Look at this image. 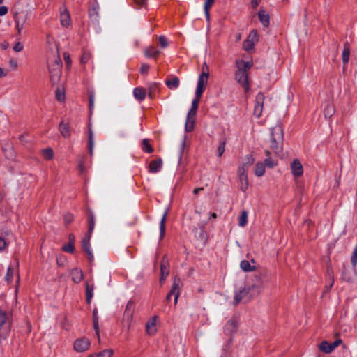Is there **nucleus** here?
<instances>
[{"instance_id":"nucleus-1","label":"nucleus","mask_w":357,"mask_h":357,"mask_svg":"<svg viewBox=\"0 0 357 357\" xmlns=\"http://www.w3.org/2000/svg\"><path fill=\"white\" fill-rule=\"evenodd\" d=\"M237 70L235 73V80L242 86L247 93L250 90V84L248 81V71L252 66L251 61H245L243 60H237L236 61Z\"/></svg>"},{"instance_id":"nucleus-2","label":"nucleus","mask_w":357,"mask_h":357,"mask_svg":"<svg viewBox=\"0 0 357 357\" xmlns=\"http://www.w3.org/2000/svg\"><path fill=\"white\" fill-rule=\"evenodd\" d=\"M259 294V288L256 284H245L238 288L234 292V303L249 302L253 297Z\"/></svg>"},{"instance_id":"nucleus-3","label":"nucleus","mask_w":357,"mask_h":357,"mask_svg":"<svg viewBox=\"0 0 357 357\" xmlns=\"http://www.w3.org/2000/svg\"><path fill=\"white\" fill-rule=\"evenodd\" d=\"M87 222L89 224L88 233L85 235L82 241V248L88 255V258L90 261L93 260V255L90 248V239L92 232L95 227V215L91 211H89L87 215Z\"/></svg>"},{"instance_id":"nucleus-4","label":"nucleus","mask_w":357,"mask_h":357,"mask_svg":"<svg viewBox=\"0 0 357 357\" xmlns=\"http://www.w3.org/2000/svg\"><path fill=\"white\" fill-rule=\"evenodd\" d=\"M206 71H202V73L199 75L197 85L195 91V97L192 100V105H193V107H199V103L200 102L201 97L202 93H204L208 81L209 77V71L207 65H206Z\"/></svg>"},{"instance_id":"nucleus-5","label":"nucleus","mask_w":357,"mask_h":357,"mask_svg":"<svg viewBox=\"0 0 357 357\" xmlns=\"http://www.w3.org/2000/svg\"><path fill=\"white\" fill-rule=\"evenodd\" d=\"M283 130L280 125L278 124L271 129V149L275 153H279L282 149Z\"/></svg>"},{"instance_id":"nucleus-6","label":"nucleus","mask_w":357,"mask_h":357,"mask_svg":"<svg viewBox=\"0 0 357 357\" xmlns=\"http://www.w3.org/2000/svg\"><path fill=\"white\" fill-rule=\"evenodd\" d=\"M61 61L56 51L53 56L52 59H48L50 79L53 84H55L59 81L61 75Z\"/></svg>"},{"instance_id":"nucleus-7","label":"nucleus","mask_w":357,"mask_h":357,"mask_svg":"<svg viewBox=\"0 0 357 357\" xmlns=\"http://www.w3.org/2000/svg\"><path fill=\"white\" fill-rule=\"evenodd\" d=\"M248 167L245 165H241L238 169V176L240 183V189L243 192H245L249 185L248 178Z\"/></svg>"},{"instance_id":"nucleus-8","label":"nucleus","mask_w":357,"mask_h":357,"mask_svg":"<svg viewBox=\"0 0 357 357\" xmlns=\"http://www.w3.org/2000/svg\"><path fill=\"white\" fill-rule=\"evenodd\" d=\"M181 284V279L178 277L175 276L173 280L172 289L166 297V301L167 302L169 301L171 296L173 295L174 296V304L176 305L177 303L180 295Z\"/></svg>"},{"instance_id":"nucleus-9","label":"nucleus","mask_w":357,"mask_h":357,"mask_svg":"<svg viewBox=\"0 0 357 357\" xmlns=\"http://www.w3.org/2000/svg\"><path fill=\"white\" fill-rule=\"evenodd\" d=\"M258 41V35L256 30L250 31L246 40L243 42V48L245 51L252 50Z\"/></svg>"},{"instance_id":"nucleus-10","label":"nucleus","mask_w":357,"mask_h":357,"mask_svg":"<svg viewBox=\"0 0 357 357\" xmlns=\"http://www.w3.org/2000/svg\"><path fill=\"white\" fill-rule=\"evenodd\" d=\"M10 328V321L8 314L0 310V333L8 335Z\"/></svg>"},{"instance_id":"nucleus-11","label":"nucleus","mask_w":357,"mask_h":357,"mask_svg":"<svg viewBox=\"0 0 357 357\" xmlns=\"http://www.w3.org/2000/svg\"><path fill=\"white\" fill-rule=\"evenodd\" d=\"M342 340L340 339L336 340L333 343H330L328 341H322L319 345V349L325 354H330L335 350L340 344Z\"/></svg>"},{"instance_id":"nucleus-12","label":"nucleus","mask_w":357,"mask_h":357,"mask_svg":"<svg viewBox=\"0 0 357 357\" xmlns=\"http://www.w3.org/2000/svg\"><path fill=\"white\" fill-rule=\"evenodd\" d=\"M264 100L265 96L264 93L259 92L257 94L255 97V104L253 111V114L257 118H259L262 114Z\"/></svg>"},{"instance_id":"nucleus-13","label":"nucleus","mask_w":357,"mask_h":357,"mask_svg":"<svg viewBox=\"0 0 357 357\" xmlns=\"http://www.w3.org/2000/svg\"><path fill=\"white\" fill-rule=\"evenodd\" d=\"M193 105H191V108L188 112L187 119L185 123V129L188 132H190L194 127V122L197 114L198 107H195L193 109Z\"/></svg>"},{"instance_id":"nucleus-14","label":"nucleus","mask_w":357,"mask_h":357,"mask_svg":"<svg viewBox=\"0 0 357 357\" xmlns=\"http://www.w3.org/2000/svg\"><path fill=\"white\" fill-rule=\"evenodd\" d=\"M91 342L87 338H80L75 340L74 343V349L77 352H84L89 349Z\"/></svg>"},{"instance_id":"nucleus-15","label":"nucleus","mask_w":357,"mask_h":357,"mask_svg":"<svg viewBox=\"0 0 357 357\" xmlns=\"http://www.w3.org/2000/svg\"><path fill=\"white\" fill-rule=\"evenodd\" d=\"M291 170L295 178L300 177L303 175V165L298 159H294L291 163Z\"/></svg>"},{"instance_id":"nucleus-16","label":"nucleus","mask_w":357,"mask_h":357,"mask_svg":"<svg viewBox=\"0 0 357 357\" xmlns=\"http://www.w3.org/2000/svg\"><path fill=\"white\" fill-rule=\"evenodd\" d=\"M238 323L234 319H229L224 327V332L226 335H230L237 330Z\"/></svg>"},{"instance_id":"nucleus-17","label":"nucleus","mask_w":357,"mask_h":357,"mask_svg":"<svg viewBox=\"0 0 357 357\" xmlns=\"http://www.w3.org/2000/svg\"><path fill=\"white\" fill-rule=\"evenodd\" d=\"M160 273L161 276L160 279V282L162 284L166 279V278L169 275V268H168V262L163 258L161 264H160Z\"/></svg>"},{"instance_id":"nucleus-18","label":"nucleus","mask_w":357,"mask_h":357,"mask_svg":"<svg viewBox=\"0 0 357 357\" xmlns=\"http://www.w3.org/2000/svg\"><path fill=\"white\" fill-rule=\"evenodd\" d=\"M26 20V17L25 15H19L17 14L15 15V26L18 34L21 33Z\"/></svg>"},{"instance_id":"nucleus-19","label":"nucleus","mask_w":357,"mask_h":357,"mask_svg":"<svg viewBox=\"0 0 357 357\" xmlns=\"http://www.w3.org/2000/svg\"><path fill=\"white\" fill-rule=\"evenodd\" d=\"M146 93V89L142 87H136L133 89V96L139 102H142L145 99Z\"/></svg>"},{"instance_id":"nucleus-20","label":"nucleus","mask_w":357,"mask_h":357,"mask_svg":"<svg viewBox=\"0 0 357 357\" xmlns=\"http://www.w3.org/2000/svg\"><path fill=\"white\" fill-rule=\"evenodd\" d=\"M162 166V160L161 159H158L155 160H152L149 163V172L151 173L158 172Z\"/></svg>"},{"instance_id":"nucleus-21","label":"nucleus","mask_w":357,"mask_h":357,"mask_svg":"<svg viewBox=\"0 0 357 357\" xmlns=\"http://www.w3.org/2000/svg\"><path fill=\"white\" fill-rule=\"evenodd\" d=\"M61 24L64 27H68L70 25V16L69 13L64 9L63 11H61L60 16Z\"/></svg>"},{"instance_id":"nucleus-22","label":"nucleus","mask_w":357,"mask_h":357,"mask_svg":"<svg viewBox=\"0 0 357 357\" xmlns=\"http://www.w3.org/2000/svg\"><path fill=\"white\" fill-rule=\"evenodd\" d=\"M157 317H153L146 324V331L149 335H154L157 331L156 329Z\"/></svg>"},{"instance_id":"nucleus-23","label":"nucleus","mask_w":357,"mask_h":357,"mask_svg":"<svg viewBox=\"0 0 357 357\" xmlns=\"http://www.w3.org/2000/svg\"><path fill=\"white\" fill-rule=\"evenodd\" d=\"M59 130L63 137L69 138L70 137V126L68 123L61 121L59 124Z\"/></svg>"},{"instance_id":"nucleus-24","label":"nucleus","mask_w":357,"mask_h":357,"mask_svg":"<svg viewBox=\"0 0 357 357\" xmlns=\"http://www.w3.org/2000/svg\"><path fill=\"white\" fill-rule=\"evenodd\" d=\"M259 20L264 27H268L269 25L270 17L264 10H260L258 13Z\"/></svg>"},{"instance_id":"nucleus-25","label":"nucleus","mask_w":357,"mask_h":357,"mask_svg":"<svg viewBox=\"0 0 357 357\" xmlns=\"http://www.w3.org/2000/svg\"><path fill=\"white\" fill-rule=\"evenodd\" d=\"M71 277L72 280L75 283H79L83 279V273L81 270H79L78 268H73L71 271Z\"/></svg>"},{"instance_id":"nucleus-26","label":"nucleus","mask_w":357,"mask_h":357,"mask_svg":"<svg viewBox=\"0 0 357 357\" xmlns=\"http://www.w3.org/2000/svg\"><path fill=\"white\" fill-rule=\"evenodd\" d=\"M144 53L147 58H156L159 55L160 51L153 46H149L144 50Z\"/></svg>"},{"instance_id":"nucleus-27","label":"nucleus","mask_w":357,"mask_h":357,"mask_svg":"<svg viewBox=\"0 0 357 357\" xmlns=\"http://www.w3.org/2000/svg\"><path fill=\"white\" fill-rule=\"evenodd\" d=\"M165 84H167L168 88L170 89H176L179 86L180 80H179L178 77L174 76L170 79H167L165 81Z\"/></svg>"},{"instance_id":"nucleus-28","label":"nucleus","mask_w":357,"mask_h":357,"mask_svg":"<svg viewBox=\"0 0 357 357\" xmlns=\"http://www.w3.org/2000/svg\"><path fill=\"white\" fill-rule=\"evenodd\" d=\"M350 45L348 42L344 43L342 51V61L344 64L347 63L349 60Z\"/></svg>"},{"instance_id":"nucleus-29","label":"nucleus","mask_w":357,"mask_h":357,"mask_svg":"<svg viewBox=\"0 0 357 357\" xmlns=\"http://www.w3.org/2000/svg\"><path fill=\"white\" fill-rule=\"evenodd\" d=\"M265 173V165L262 162H257L255 165V174L257 177L262 176Z\"/></svg>"},{"instance_id":"nucleus-30","label":"nucleus","mask_w":357,"mask_h":357,"mask_svg":"<svg viewBox=\"0 0 357 357\" xmlns=\"http://www.w3.org/2000/svg\"><path fill=\"white\" fill-rule=\"evenodd\" d=\"M134 313L128 311H124L123 316V322L127 326L130 327L132 321Z\"/></svg>"},{"instance_id":"nucleus-31","label":"nucleus","mask_w":357,"mask_h":357,"mask_svg":"<svg viewBox=\"0 0 357 357\" xmlns=\"http://www.w3.org/2000/svg\"><path fill=\"white\" fill-rule=\"evenodd\" d=\"M167 216V211H165L164 214L160 222V238L162 239L165 234V222Z\"/></svg>"},{"instance_id":"nucleus-32","label":"nucleus","mask_w":357,"mask_h":357,"mask_svg":"<svg viewBox=\"0 0 357 357\" xmlns=\"http://www.w3.org/2000/svg\"><path fill=\"white\" fill-rule=\"evenodd\" d=\"M241 268L245 272H250L255 270V266L250 264V261L243 260L240 264Z\"/></svg>"},{"instance_id":"nucleus-33","label":"nucleus","mask_w":357,"mask_h":357,"mask_svg":"<svg viewBox=\"0 0 357 357\" xmlns=\"http://www.w3.org/2000/svg\"><path fill=\"white\" fill-rule=\"evenodd\" d=\"M113 355V350L105 349L101 352L93 354L88 357H112Z\"/></svg>"},{"instance_id":"nucleus-34","label":"nucleus","mask_w":357,"mask_h":357,"mask_svg":"<svg viewBox=\"0 0 357 357\" xmlns=\"http://www.w3.org/2000/svg\"><path fill=\"white\" fill-rule=\"evenodd\" d=\"M248 223V213L246 211H243L238 219V225L244 227Z\"/></svg>"},{"instance_id":"nucleus-35","label":"nucleus","mask_w":357,"mask_h":357,"mask_svg":"<svg viewBox=\"0 0 357 357\" xmlns=\"http://www.w3.org/2000/svg\"><path fill=\"white\" fill-rule=\"evenodd\" d=\"M142 149L144 152L151 153L153 151V147L151 146L149 139H144L142 142Z\"/></svg>"},{"instance_id":"nucleus-36","label":"nucleus","mask_w":357,"mask_h":357,"mask_svg":"<svg viewBox=\"0 0 357 357\" xmlns=\"http://www.w3.org/2000/svg\"><path fill=\"white\" fill-rule=\"evenodd\" d=\"M42 155L45 160H51L54 156V151L51 148H47L41 151Z\"/></svg>"},{"instance_id":"nucleus-37","label":"nucleus","mask_w":357,"mask_h":357,"mask_svg":"<svg viewBox=\"0 0 357 357\" xmlns=\"http://www.w3.org/2000/svg\"><path fill=\"white\" fill-rule=\"evenodd\" d=\"M93 286H90L88 282L86 283V301L88 303H91V300L93 297Z\"/></svg>"},{"instance_id":"nucleus-38","label":"nucleus","mask_w":357,"mask_h":357,"mask_svg":"<svg viewBox=\"0 0 357 357\" xmlns=\"http://www.w3.org/2000/svg\"><path fill=\"white\" fill-rule=\"evenodd\" d=\"M215 0H205L204 3V13L206 18L209 19V9L213 4Z\"/></svg>"},{"instance_id":"nucleus-39","label":"nucleus","mask_w":357,"mask_h":357,"mask_svg":"<svg viewBox=\"0 0 357 357\" xmlns=\"http://www.w3.org/2000/svg\"><path fill=\"white\" fill-rule=\"evenodd\" d=\"M56 99L61 102L63 100H64L65 99V93H64V91L63 89L59 87L56 89Z\"/></svg>"},{"instance_id":"nucleus-40","label":"nucleus","mask_w":357,"mask_h":357,"mask_svg":"<svg viewBox=\"0 0 357 357\" xmlns=\"http://www.w3.org/2000/svg\"><path fill=\"white\" fill-rule=\"evenodd\" d=\"M324 113L326 117L331 116L334 113L333 107L330 104H327L326 107L324 108Z\"/></svg>"},{"instance_id":"nucleus-41","label":"nucleus","mask_w":357,"mask_h":357,"mask_svg":"<svg viewBox=\"0 0 357 357\" xmlns=\"http://www.w3.org/2000/svg\"><path fill=\"white\" fill-rule=\"evenodd\" d=\"M226 142L222 141L217 149V155L218 157H221L225 151Z\"/></svg>"},{"instance_id":"nucleus-42","label":"nucleus","mask_w":357,"mask_h":357,"mask_svg":"<svg viewBox=\"0 0 357 357\" xmlns=\"http://www.w3.org/2000/svg\"><path fill=\"white\" fill-rule=\"evenodd\" d=\"M264 165H265V167L273 168L277 165V162L273 159H271L270 157H268L264 160Z\"/></svg>"},{"instance_id":"nucleus-43","label":"nucleus","mask_w":357,"mask_h":357,"mask_svg":"<svg viewBox=\"0 0 357 357\" xmlns=\"http://www.w3.org/2000/svg\"><path fill=\"white\" fill-rule=\"evenodd\" d=\"M351 263L354 267L357 265V245L355 246L354 252L351 257Z\"/></svg>"},{"instance_id":"nucleus-44","label":"nucleus","mask_w":357,"mask_h":357,"mask_svg":"<svg viewBox=\"0 0 357 357\" xmlns=\"http://www.w3.org/2000/svg\"><path fill=\"white\" fill-rule=\"evenodd\" d=\"M135 309V304L133 301H129L126 306V311L134 313Z\"/></svg>"},{"instance_id":"nucleus-45","label":"nucleus","mask_w":357,"mask_h":357,"mask_svg":"<svg viewBox=\"0 0 357 357\" xmlns=\"http://www.w3.org/2000/svg\"><path fill=\"white\" fill-rule=\"evenodd\" d=\"M13 275H14V270H13V268H11V267H8V268L7 270V273H6V280L8 282H10L12 281Z\"/></svg>"},{"instance_id":"nucleus-46","label":"nucleus","mask_w":357,"mask_h":357,"mask_svg":"<svg viewBox=\"0 0 357 357\" xmlns=\"http://www.w3.org/2000/svg\"><path fill=\"white\" fill-rule=\"evenodd\" d=\"M255 162V158L252 155L250 154L246 156L245 158V162H244L243 165H245L246 167L248 168V167L251 165H252Z\"/></svg>"},{"instance_id":"nucleus-47","label":"nucleus","mask_w":357,"mask_h":357,"mask_svg":"<svg viewBox=\"0 0 357 357\" xmlns=\"http://www.w3.org/2000/svg\"><path fill=\"white\" fill-rule=\"evenodd\" d=\"M91 57V54L89 52H84L82 56L81 62L82 63H86V62H88L89 61Z\"/></svg>"},{"instance_id":"nucleus-48","label":"nucleus","mask_w":357,"mask_h":357,"mask_svg":"<svg viewBox=\"0 0 357 357\" xmlns=\"http://www.w3.org/2000/svg\"><path fill=\"white\" fill-rule=\"evenodd\" d=\"M159 40V44L161 47L165 48L168 46V42L167 40V38L164 36H160L158 38Z\"/></svg>"},{"instance_id":"nucleus-49","label":"nucleus","mask_w":357,"mask_h":357,"mask_svg":"<svg viewBox=\"0 0 357 357\" xmlns=\"http://www.w3.org/2000/svg\"><path fill=\"white\" fill-rule=\"evenodd\" d=\"M93 328L96 331V336H97L98 341L99 342H100V336L98 321H93Z\"/></svg>"},{"instance_id":"nucleus-50","label":"nucleus","mask_w":357,"mask_h":357,"mask_svg":"<svg viewBox=\"0 0 357 357\" xmlns=\"http://www.w3.org/2000/svg\"><path fill=\"white\" fill-rule=\"evenodd\" d=\"M74 250H75V246L72 243H68L67 245H66L63 247V250L66 252L73 253L74 252Z\"/></svg>"},{"instance_id":"nucleus-51","label":"nucleus","mask_w":357,"mask_h":357,"mask_svg":"<svg viewBox=\"0 0 357 357\" xmlns=\"http://www.w3.org/2000/svg\"><path fill=\"white\" fill-rule=\"evenodd\" d=\"M157 88H158V84L156 83H154V84H152L151 85H150V86L149 87V92H148V95L150 98H153V92L155 89H157Z\"/></svg>"},{"instance_id":"nucleus-52","label":"nucleus","mask_w":357,"mask_h":357,"mask_svg":"<svg viewBox=\"0 0 357 357\" xmlns=\"http://www.w3.org/2000/svg\"><path fill=\"white\" fill-rule=\"evenodd\" d=\"M89 16L91 18H93L94 20H98V12L96 8L90 10Z\"/></svg>"},{"instance_id":"nucleus-53","label":"nucleus","mask_w":357,"mask_h":357,"mask_svg":"<svg viewBox=\"0 0 357 357\" xmlns=\"http://www.w3.org/2000/svg\"><path fill=\"white\" fill-rule=\"evenodd\" d=\"M95 95L93 92H91L89 94V108L91 111L94 106Z\"/></svg>"},{"instance_id":"nucleus-54","label":"nucleus","mask_w":357,"mask_h":357,"mask_svg":"<svg viewBox=\"0 0 357 357\" xmlns=\"http://www.w3.org/2000/svg\"><path fill=\"white\" fill-rule=\"evenodd\" d=\"M93 146H94L93 139H89V154L91 156H92L93 154Z\"/></svg>"},{"instance_id":"nucleus-55","label":"nucleus","mask_w":357,"mask_h":357,"mask_svg":"<svg viewBox=\"0 0 357 357\" xmlns=\"http://www.w3.org/2000/svg\"><path fill=\"white\" fill-rule=\"evenodd\" d=\"M22 49L23 45L20 42H17L13 47V50L17 52L22 51Z\"/></svg>"},{"instance_id":"nucleus-56","label":"nucleus","mask_w":357,"mask_h":357,"mask_svg":"<svg viewBox=\"0 0 357 357\" xmlns=\"http://www.w3.org/2000/svg\"><path fill=\"white\" fill-rule=\"evenodd\" d=\"M149 69V66L148 64H146V63H143L141 66L140 72L142 73L146 74V73H148Z\"/></svg>"},{"instance_id":"nucleus-57","label":"nucleus","mask_w":357,"mask_h":357,"mask_svg":"<svg viewBox=\"0 0 357 357\" xmlns=\"http://www.w3.org/2000/svg\"><path fill=\"white\" fill-rule=\"evenodd\" d=\"M73 220V215L72 214H66L64 215V220L66 223L69 224Z\"/></svg>"},{"instance_id":"nucleus-58","label":"nucleus","mask_w":357,"mask_h":357,"mask_svg":"<svg viewBox=\"0 0 357 357\" xmlns=\"http://www.w3.org/2000/svg\"><path fill=\"white\" fill-rule=\"evenodd\" d=\"M8 13V8L6 6H1L0 7V16H3L6 15Z\"/></svg>"},{"instance_id":"nucleus-59","label":"nucleus","mask_w":357,"mask_h":357,"mask_svg":"<svg viewBox=\"0 0 357 357\" xmlns=\"http://www.w3.org/2000/svg\"><path fill=\"white\" fill-rule=\"evenodd\" d=\"M6 246V243L5 240L0 237V251L3 250Z\"/></svg>"},{"instance_id":"nucleus-60","label":"nucleus","mask_w":357,"mask_h":357,"mask_svg":"<svg viewBox=\"0 0 357 357\" xmlns=\"http://www.w3.org/2000/svg\"><path fill=\"white\" fill-rule=\"evenodd\" d=\"M260 2L261 0H252L251 6L253 8H256L259 6Z\"/></svg>"},{"instance_id":"nucleus-61","label":"nucleus","mask_w":357,"mask_h":357,"mask_svg":"<svg viewBox=\"0 0 357 357\" xmlns=\"http://www.w3.org/2000/svg\"><path fill=\"white\" fill-rule=\"evenodd\" d=\"M135 2L139 7H142L146 3V0H135Z\"/></svg>"},{"instance_id":"nucleus-62","label":"nucleus","mask_w":357,"mask_h":357,"mask_svg":"<svg viewBox=\"0 0 357 357\" xmlns=\"http://www.w3.org/2000/svg\"><path fill=\"white\" fill-rule=\"evenodd\" d=\"M93 321H98V315L97 309L93 310Z\"/></svg>"},{"instance_id":"nucleus-63","label":"nucleus","mask_w":357,"mask_h":357,"mask_svg":"<svg viewBox=\"0 0 357 357\" xmlns=\"http://www.w3.org/2000/svg\"><path fill=\"white\" fill-rule=\"evenodd\" d=\"M8 75V70L0 67V77H6Z\"/></svg>"},{"instance_id":"nucleus-64","label":"nucleus","mask_w":357,"mask_h":357,"mask_svg":"<svg viewBox=\"0 0 357 357\" xmlns=\"http://www.w3.org/2000/svg\"><path fill=\"white\" fill-rule=\"evenodd\" d=\"M64 60L67 65H70V59L68 54H64Z\"/></svg>"}]
</instances>
